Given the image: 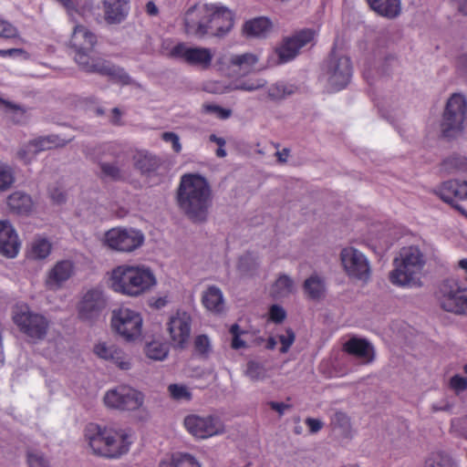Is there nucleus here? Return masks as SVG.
I'll use <instances>...</instances> for the list:
<instances>
[{
    "label": "nucleus",
    "mask_w": 467,
    "mask_h": 467,
    "mask_svg": "<svg viewBox=\"0 0 467 467\" xmlns=\"http://www.w3.org/2000/svg\"><path fill=\"white\" fill-rule=\"evenodd\" d=\"M15 182L13 168L7 163L0 161V192L6 191Z\"/></svg>",
    "instance_id": "obj_41"
},
{
    "label": "nucleus",
    "mask_w": 467,
    "mask_h": 467,
    "mask_svg": "<svg viewBox=\"0 0 467 467\" xmlns=\"http://www.w3.org/2000/svg\"><path fill=\"white\" fill-rule=\"evenodd\" d=\"M144 402V393L127 384L110 388L103 396L105 407L118 411L143 410Z\"/></svg>",
    "instance_id": "obj_9"
},
{
    "label": "nucleus",
    "mask_w": 467,
    "mask_h": 467,
    "mask_svg": "<svg viewBox=\"0 0 467 467\" xmlns=\"http://www.w3.org/2000/svg\"><path fill=\"white\" fill-rule=\"evenodd\" d=\"M105 19L109 24H119L128 16L130 0H103Z\"/></svg>",
    "instance_id": "obj_26"
},
{
    "label": "nucleus",
    "mask_w": 467,
    "mask_h": 467,
    "mask_svg": "<svg viewBox=\"0 0 467 467\" xmlns=\"http://www.w3.org/2000/svg\"><path fill=\"white\" fill-rule=\"evenodd\" d=\"M181 210L194 222H204L212 205V191L207 180L194 173L181 177L177 192Z\"/></svg>",
    "instance_id": "obj_5"
},
{
    "label": "nucleus",
    "mask_w": 467,
    "mask_h": 467,
    "mask_svg": "<svg viewBox=\"0 0 467 467\" xmlns=\"http://www.w3.org/2000/svg\"><path fill=\"white\" fill-rule=\"evenodd\" d=\"M331 423L334 427L345 430L349 426V418L345 412L335 411L331 416Z\"/></svg>",
    "instance_id": "obj_55"
},
{
    "label": "nucleus",
    "mask_w": 467,
    "mask_h": 467,
    "mask_svg": "<svg viewBox=\"0 0 467 467\" xmlns=\"http://www.w3.org/2000/svg\"><path fill=\"white\" fill-rule=\"evenodd\" d=\"M316 36V30L306 28L285 37L275 50V54L277 56L275 62L277 64H285L293 60L300 53L301 49L314 45Z\"/></svg>",
    "instance_id": "obj_16"
},
{
    "label": "nucleus",
    "mask_w": 467,
    "mask_h": 467,
    "mask_svg": "<svg viewBox=\"0 0 467 467\" xmlns=\"http://www.w3.org/2000/svg\"><path fill=\"white\" fill-rule=\"evenodd\" d=\"M286 317V312L281 306L273 305L269 308L268 319L274 323H281Z\"/></svg>",
    "instance_id": "obj_54"
},
{
    "label": "nucleus",
    "mask_w": 467,
    "mask_h": 467,
    "mask_svg": "<svg viewBox=\"0 0 467 467\" xmlns=\"http://www.w3.org/2000/svg\"><path fill=\"white\" fill-rule=\"evenodd\" d=\"M0 56L3 57H21L23 58L27 57V54L21 48H9V49H0Z\"/></svg>",
    "instance_id": "obj_61"
},
{
    "label": "nucleus",
    "mask_w": 467,
    "mask_h": 467,
    "mask_svg": "<svg viewBox=\"0 0 467 467\" xmlns=\"http://www.w3.org/2000/svg\"><path fill=\"white\" fill-rule=\"evenodd\" d=\"M265 84V80L257 79L255 81L244 82V83L237 86L236 88L246 90V91H253V90H255V89H258V88L264 87Z\"/></svg>",
    "instance_id": "obj_59"
},
{
    "label": "nucleus",
    "mask_w": 467,
    "mask_h": 467,
    "mask_svg": "<svg viewBox=\"0 0 467 467\" xmlns=\"http://www.w3.org/2000/svg\"><path fill=\"white\" fill-rule=\"evenodd\" d=\"M229 332L232 336L231 347L234 349H241L246 347V342L242 339V336L245 334L239 325L234 324L231 326Z\"/></svg>",
    "instance_id": "obj_46"
},
{
    "label": "nucleus",
    "mask_w": 467,
    "mask_h": 467,
    "mask_svg": "<svg viewBox=\"0 0 467 467\" xmlns=\"http://www.w3.org/2000/svg\"><path fill=\"white\" fill-rule=\"evenodd\" d=\"M394 268L389 273L390 282L401 287L420 285V275L425 258L419 247L410 245L400 250L393 261Z\"/></svg>",
    "instance_id": "obj_6"
},
{
    "label": "nucleus",
    "mask_w": 467,
    "mask_h": 467,
    "mask_svg": "<svg viewBox=\"0 0 467 467\" xmlns=\"http://www.w3.org/2000/svg\"><path fill=\"white\" fill-rule=\"evenodd\" d=\"M236 13L222 2L198 1L181 16L183 34L195 39L226 37L234 28Z\"/></svg>",
    "instance_id": "obj_1"
},
{
    "label": "nucleus",
    "mask_w": 467,
    "mask_h": 467,
    "mask_svg": "<svg viewBox=\"0 0 467 467\" xmlns=\"http://www.w3.org/2000/svg\"><path fill=\"white\" fill-rule=\"evenodd\" d=\"M74 273L75 265L72 261H59L47 272L45 281L46 286L49 290L57 291L71 278Z\"/></svg>",
    "instance_id": "obj_24"
},
{
    "label": "nucleus",
    "mask_w": 467,
    "mask_h": 467,
    "mask_svg": "<svg viewBox=\"0 0 467 467\" xmlns=\"http://www.w3.org/2000/svg\"><path fill=\"white\" fill-rule=\"evenodd\" d=\"M295 339L296 335L290 328L285 329L284 333L278 335V342L281 344L280 352L286 353L294 344Z\"/></svg>",
    "instance_id": "obj_49"
},
{
    "label": "nucleus",
    "mask_w": 467,
    "mask_h": 467,
    "mask_svg": "<svg viewBox=\"0 0 467 467\" xmlns=\"http://www.w3.org/2000/svg\"><path fill=\"white\" fill-rule=\"evenodd\" d=\"M369 6L379 16L394 18L400 13V0H367Z\"/></svg>",
    "instance_id": "obj_31"
},
{
    "label": "nucleus",
    "mask_w": 467,
    "mask_h": 467,
    "mask_svg": "<svg viewBox=\"0 0 467 467\" xmlns=\"http://www.w3.org/2000/svg\"><path fill=\"white\" fill-rule=\"evenodd\" d=\"M431 407L433 411H450L453 408V403L449 400V399L445 398L433 403Z\"/></svg>",
    "instance_id": "obj_60"
},
{
    "label": "nucleus",
    "mask_w": 467,
    "mask_h": 467,
    "mask_svg": "<svg viewBox=\"0 0 467 467\" xmlns=\"http://www.w3.org/2000/svg\"><path fill=\"white\" fill-rule=\"evenodd\" d=\"M85 438L93 453L109 459H118L128 453L134 441L130 428L96 423L86 427Z\"/></svg>",
    "instance_id": "obj_4"
},
{
    "label": "nucleus",
    "mask_w": 467,
    "mask_h": 467,
    "mask_svg": "<svg viewBox=\"0 0 467 467\" xmlns=\"http://www.w3.org/2000/svg\"><path fill=\"white\" fill-rule=\"evenodd\" d=\"M19 235L7 220H0V254L9 258H16L21 249Z\"/></svg>",
    "instance_id": "obj_23"
},
{
    "label": "nucleus",
    "mask_w": 467,
    "mask_h": 467,
    "mask_svg": "<svg viewBox=\"0 0 467 467\" xmlns=\"http://www.w3.org/2000/svg\"><path fill=\"white\" fill-rule=\"evenodd\" d=\"M195 349L202 355H207L212 350L210 338L206 335H199L194 339Z\"/></svg>",
    "instance_id": "obj_52"
},
{
    "label": "nucleus",
    "mask_w": 467,
    "mask_h": 467,
    "mask_svg": "<svg viewBox=\"0 0 467 467\" xmlns=\"http://www.w3.org/2000/svg\"><path fill=\"white\" fill-rule=\"evenodd\" d=\"M296 286L292 277L281 274L273 284L270 293L275 298H285L295 293Z\"/></svg>",
    "instance_id": "obj_32"
},
{
    "label": "nucleus",
    "mask_w": 467,
    "mask_h": 467,
    "mask_svg": "<svg viewBox=\"0 0 467 467\" xmlns=\"http://www.w3.org/2000/svg\"><path fill=\"white\" fill-rule=\"evenodd\" d=\"M96 36L83 26L74 27L70 46L75 50V61L87 72L98 73L109 77L111 80L122 85L131 82L129 75L120 67L100 58L90 57L95 44Z\"/></svg>",
    "instance_id": "obj_3"
},
{
    "label": "nucleus",
    "mask_w": 467,
    "mask_h": 467,
    "mask_svg": "<svg viewBox=\"0 0 467 467\" xmlns=\"http://www.w3.org/2000/svg\"><path fill=\"white\" fill-rule=\"evenodd\" d=\"M28 467H49L44 454L36 450H30L27 452Z\"/></svg>",
    "instance_id": "obj_47"
},
{
    "label": "nucleus",
    "mask_w": 467,
    "mask_h": 467,
    "mask_svg": "<svg viewBox=\"0 0 467 467\" xmlns=\"http://www.w3.org/2000/svg\"><path fill=\"white\" fill-rule=\"evenodd\" d=\"M162 140L165 142L171 143L172 149L176 152H180L182 150V145L180 142L179 136L174 132H164L161 136Z\"/></svg>",
    "instance_id": "obj_57"
},
{
    "label": "nucleus",
    "mask_w": 467,
    "mask_h": 467,
    "mask_svg": "<svg viewBox=\"0 0 467 467\" xmlns=\"http://www.w3.org/2000/svg\"><path fill=\"white\" fill-rule=\"evenodd\" d=\"M192 317L184 310L171 312L165 322L164 330L174 348L183 349L188 345L192 334Z\"/></svg>",
    "instance_id": "obj_15"
},
{
    "label": "nucleus",
    "mask_w": 467,
    "mask_h": 467,
    "mask_svg": "<svg viewBox=\"0 0 467 467\" xmlns=\"http://www.w3.org/2000/svg\"><path fill=\"white\" fill-rule=\"evenodd\" d=\"M167 391L170 398L178 402H189L192 399L191 388L183 383H171Z\"/></svg>",
    "instance_id": "obj_36"
},
{
    "label": "nucleus",
    "mask_w": 467,
    "mask_h": 467,
    "mask_svg": "<svg viewBox=\"0 0 467 467\" xmlns=\"http://www.w3.org/2000/svg\"><path fill=\"white\" fill-rule=\"evenodd\" d=\"M346 351L360 360L362 364H368L374 359V348L366 339L352 337L345 343Z\"/></svg>",
    "instance_id": "obj_25"
},
{
    "label": "nucleus",
    "mask_w": 467,
    "mask_h": 467,
    "mask_svg": "<svg viewBox=\"0 0 467 467\" xmlns=\"http://www.w3.org/2000/svg\"><path fill=\"white\" fill-rule=\"evenodd\" d=\"M202 89L209 93L221 94L225 92L228 87L222 81L210 79L203 82Z\"/></svg>",
    "instance_id": "obj_51"
},
{
    "label": "nucleus",
    "mask_w": 467,
    "mask_h": 467,
    "mask_svg": "<svg viewBox=\"0 0 467 467\" xmlns=\"http://www.w3.org/2000/svg\"><path fill=\"white\" fill-rule=\"evenodd\" d=\"M169 56L187 65L208 69L212 66L214 52L210 47L179 42L171 47Z\"/></svg>",
    "instance_id": "obj_14"
},
{
    "label": "nucleus",
    "mask_w": 467,
    "mask_h": 467,
    "mask_svg": "<svg viewBox=\"0 0 467 467\" xmlns=\"http://www.w3.org/2000/svg\"><path fill=\"white\" fill-rule=\"evenodd\" d=\"M160 467H202L201 463L191 454L175 453L171 458L163 460Z\"/></svg>",
    "instance_id": "obj_35"
},
{
    "label": "nucleus",
    "mask_w": 467,
    "mask_h": 467,
    "mask_svg": "<svg viewBox=\"0 0 467 467\" xmlns=\"http://www.w3.org/2000/svg\"><path fill=\"white\" fill-rule=\"evenodd\" d=\"M244 375L253 382L264 381L270 377V368L256 359L247 361Z\"/></svg>",
    "instance_id": "obj_34"
},
{
    "label": "nucleus",
    "mask_w": 467,
    "mask_h": 467,
    "mask_svg": "<svg viewBox=\"0 0 467 467\" xmlns=\"http://www.w3.org/2000/svg\"><path fill=\"white\" fill-rule=\"evenodd\" d=\"M306 424L312 433L317 432L323 427V422L320 420L313 418H307L306 420Z\"/></svg>",
    "instance_id": "obj_64"
},
{
    "label": "nucleus",
    "mask_w": 467,
    "mask_h": 467,
    "mask_svg": "<svg viewBox=\"0 0 467 467\" xmlns=\"http://www.w3.org/2000/svg\"><path fill=\"white\" fill-rule=\"evenodd\" d=\"M457 70L459 74L467 78V54H463L458 57Z\"/></svg>",
    "instance_id": "obj_62"
},
{
    "label": "nucleus",
    "mask_w": 467,
    "mask_h": 467,
    "mask_svg": "<svg viewBox=\"0 0 467 467\" xmlns=\"http://www.w3.org/2000/svg\"><path fill=\"white\" fill-rule=\"evenodd\" d=\"M49 194L50 198L57 203H62L66 201L65 192L58 188L51 189Z\"/></svg>",
    "instance_id": "obj_63"
},
{
    "label": "nucleus",
    "mask_w": 467,
    "mask_h": 467,
    "mask_svg": "<svg viewBox=\"0 0 467 467\" xmlns=\"http://www.w3.org/2000/svg\"><path fill=\"white\" fill-rule=\"evenodd\" d=\"M295 87L285 83H276L268 89V95L273 99H281L293 94Z\"/></svg>",
    "instance_id": "obj_43"
},
{
    "label": "nucleus",
    "mask_w": 467,
    "mask_h": 467,
    "mask_svg": "<svg viewBox=\"0 0 467 467\" xmlns=\"http://www.w3.org/2000/svg\"><path fill=\"white\" fill-rule=\"evenodd\" d=\"M106 306L107 299L103 290L99 287L90 288L84 293L78 305V317L85 321L96 320Z\"/></svg>",
    "instance_id": "obj_21"
},
{
    "label": "nucleus",
    "mask_w": 467,
    "mask_h": 467,
    "mask_svg": "<svg viewBox=\"0 0 467 467\" xmlns=\"http://www.w3.org/2000/svg\"><path fill=\"white\" fill-rule=\"evenodd\" d=\"M170 296L168 294L159 295L152 296L149 300V306L153 309H162L166 307L170 303Z\"/></svg>",
    "instance_id": "obj_56"
},
{
    "label": "nucleus",
    "mask_w": 467,
    "mask_h": 467,
    "mask_svg": "<svg viewBox=\"0 0 467 467\" xmlns=\"http://www.w3.org/2000/svg\"><path fill=\"white\" fill-rule=\"evenodd\" d=\"M16 36V29L8 22L0 20V36L14 37Z\"/></svg>",
    "instance_id": "obj_58"
},
{
    "label": "nucleus",
    "mask_w": 467,
    "mask_h": 467,
    "mask_svg": "<svg viewBox=\"0 0 467 467\" xmlns=\"http://www.w3.org/2000/svg\"><path fill=\"white\" fill-rule=\"evenodd\" d=\"M352 76V67L349 58L336 50L328 57L322 80L329 91H338L346 88Z\"/></svg>",
    "instance_id": "obj_12"
},
{
    "label": "nucleus",
    "mask_w": 467,
    "mask_h": 467,
    "mask_svg": "<svg viewBox=\"0 0 467 467\" xmlns=\"http://www.w3.org/2000/svg\"><path fill=\"white\" fill-rule=\"evenodd\" d=\"M467 127V100L462 93L452 94L447 100L441 124L445 137L454 138Z\"/></svg>",
    "instance_id": "obj_10"
},
{
    "label": "nucleus",
    "mask_w": 467,
    "mask_h": 467,
    "mask_svg": "<svg viewBox=\"0 0 467 467\" xmlns=\"http://www.w3.org/2000/svg\"><path fill=\"white\" fill-rule=\"evenodd\" d=\"M38 152L60 147L66 144V140L56 135L39 137L33 140Z\"/></svg>",
    "instance_id": "obj_40"
},
{
    "label": "nucleus",
    "mask_w": 467,
    "mask_h": 467,
    "mask_svg": "<svg viewBox=\"0 0 467 467\" xmlns=\"http://www.w3.org/2000/svg\"><path fill=\"white\" fill-rule=\"evenodd\" d=\"M449 387L456 394H460L467 389V378L456 374L450 379Z\"/></svg>",
    "instance_id": "obj_50"
},
{
    "label": "nucleus",
    "mask_w": 467,
    "mask_h": 467,
    "mask_svg": "<svg viewBox=\"0 0 467 467\" xmlns=\"http://www.w3.org/2000/svg\"><path fill=\"white\" fill-rule=\"evenodd\" d=\"M272 26V22L267 17L260 16L245 21L242 31L246 37H265Z\"/></svg>",
    "instance_id": "obj_29"
},
{
    "label": "nucleus",
    "mask_w": 467,
    "mask_h": 467,
    "mask_svg": "<svg viewBox=\"0 0 467 467\" xmlns=\"http://www.w3.org/2000/svg\"><path fill=\"white\" fill-rule=\"evenodd\" d=\"M38 153L34 140L23 145L16 153L17 159L26 164L30 163Z\"/></svg>",
    "instance_id": "obj_42"
},
{
    "label": "nucleus",
    "mask_w": 467,
    "mask_h": 467,
    "mask_svg": "<svg viewBox=\"0 0 467 467\" xmlns=\"http://www.w3.org/2000/svg\"><path fill=\"white\" fill-rule=\"evenodd\" d=\"M134 163L141 172L146 173L155 169L156 159L145 151H138L134 155Z\"/></svg>",
    "instance_id": "obj_39"
},
{
    "label": "nucleus",
    "mask_w": 467,
    "mask_h": 467,
    "mask_svg": "<svg viewBox=\"0 0 467 467\" xmlns=\"http://www.w3.org/2000/svg\"><path fill=\"white\" fill-rule=\"evenodd\" d=\"M441 169L447 173L467 172V158L461 155H453L443 161ZM438 195L445 202L455 205L457 200L467 199V179L460 182L458 180H451L443 182L437 192Z\"/></svg>",
    "instance_id": "obj_8"
},
{
    "label": "nucleus",
    "mask_w": 467,
    "mask_h": 467,
    "mask_svg": "<svg viewBox=\"0 0 467 467\" xmlns=\"http://www.w3.org/2000/svg\"><path fill=\"white\" fill-rule=\"evenodd\" d=\"M111 330L127 343L141 341L144 337V318L140 311L121 306L111 312Z\"/></svg>",
    "instance_id": "obj_7"
},
{
    "label": "nucleus",
    "mask_w": 467,
    "mask_h": 467,
    "mask_svg": "<svg viewBox=\"0 0 467 467\" xmlns=\"http://www.w3.org/2000/svg\"><path fill=\"white\" fill-rule=\"evenodd\" d=\"M339 257L342 268L350 279L362 283L369 280L370 263L362 252L353 246H347L340 251Z\"/></svg>",
    "instance_id": "obj_17"
},
{
    "label": "nucleus",
    "mask_w": 467,
    "mask_h": 467,
    "mask_svg": "<svg viewBox=\"0 0 467 467\" xmlns=\"http://www.w3.org/2000/svg\"><path fill=\"white\" fill-rule=\"evenodd\" d=\"M94 355L106 362H109L121 370H130L132 368V359L130 356L118 345L99 341L93 347Z\"/></svg>",
    "instance_id": "obj_22"
},
{
    "label": "nucleus",
    "mask_w": 467,
    "mask_h": 467,
    "mask_svg": "<svg viewBox=\"0 0 467 467\" xmlns=\"http://www.w3.org/2000/svg\"><path fill=\"white\" fill-rule=\"evenodd\" d=\"M203 112L213 115V117L220 119H227L232 115L230 109L223 108L217 104L205 103L202 106Z\"/></svg>",
    "instance_id": "obj_44"
},
{
    "label": "nucleus",
    "mask_w": 467,
    "mask_h": 467,
    "mask_svg": "<svg viewBox=\"0 0 467 467\" xmlns=\"http://www.w3.org/2000/svg\"><path fill=\"white\" fill-rule=\"evenodd\" d=\"M257 62V56L252 53H223L217 57L215 66L219 71L226 75H244L252 71Z\"/></svg>",
    "instance_id": "obj_20"
},
{
    "label": "nucleus",
    "mask_w": 467,
    "mask_h": 467,
    "mask_svg": "<svg viewBox=\"0 0 467 467\" xmlns=\"http://www.w3.org/2000/svg\"><path fill=\"white\" fill-rule=\"evenodd\" d=\"M144 243L143 234L133 228L116 227L107 231L103 244L111 250L131 253Z\"/></svg>",
    "instance_id": "obj_18"
},
{
    "label": "nucleus",
    "mask_w": 467,
    "mask_h": 467,
    "mask_svg": "<svg viewBox=\"0 0 467 467\" xmlns=\"http://www.w3.org/2000/svg\"><path fill=\"white\" fill-rule=\"evenodd\" d=\"M13 321L19 330L33 340L43 339L49 322L45 316L33 311L27 304L17 303L12 312Z\"/></svg>",
    "instance_id": "obj_11"
},
{
    "label": "nucleus",
    "mask_w": 467,
    "mask_h": 467,
    "mask_svg": "<svg viewBox=\"0 0 467 467\" xmlns=\"http://www.w3.org/2000/svg\"><path fill=\"white\" fill-rule=\"evenodd\" d=\"M303 288L307 297L313 300L321 299L326 293L324 278L317 274H313L306 278L304 282Z\"/></svg>",
    "instance_id": "obj_33"
},
{
    "label": "nucleus",
    "mask_w": 467,
    "mask_h": 467,
    "mask_svg": "<svg viewBox=\"0 0 467 467\" xmlns=\"http://www.w3.org/2000/svg\"><path fill=\"white\" fill-rule=\"evenodd\" d=\"M52 243L45 235H36L26 246V257L30 260H44L51 254Z\"/></svg>",
    "instance_id": "obj_28"
},
{
    "label": "nucleus",
    "mask_w": 467,
    "mask_h": 467,
    "mask_svg": "<svg viewBox=\"0 0 467 467\" xmlns=\"http://www.w3.org/2000/svg\"><path fill=\"white\" fill-rule=\"evenodd\" d=\"M423 467H454V463L447 453L437 451L427 456Z\"/></svg>",
    "instance_id": "obj_38"
},
{
    "label": "nucleus",
    "mask_w": 467,
    "mask_h": 467,
    "mask_svg": "<svg viewBox=\"0 0 467 467\" xmlns=\"http://www.w3.org/2000/svg\"><path fill=\"white\" fill-rule=\"evenodd\" d=\"M100 168L103 175L106 177L114 180H119L125 177L123 171L114 163L103 162L100 164Z\"/></svg>",
    "instance_id": "obj_48"
},
{
    "label": "nucleus",
    "mask_w": 467,
    "mask_h": 467,
    "mask_svg": "<svg viewBox=\"0 0 467 467\" xmlns=\"http://www.w3.org/2000/svg\"><path fill=\"white\" fill-rule=\"evenodd\" d=\"M183 425L186 431L198 440H206L225 432L223 421L213 414H189L185 416Z\"/></svg>",
    "instance_id": "obj_13"
},
{
    "label": "nucleus",
    "mask_w": 467,
    "mask_h": 467,
    "mask_svg": "<svg viewBox=\"0 0 467 467\" xmlns=\"http://www.w3.org/2000/svg\"><path fill=\"white\" fill-rule=\"evenodd\" d=\"M146 356L153 360H164L169 354V347L166 343L161 341H151L145 347Z\"/></svg>",
    "instance_id": "obj_37"
},
{
    "label": "nucleus",
    "mask_w": 467,
    "mask_h": 467,
    "mask_svg": "<svg viewBox=\"0 0 467 467\" xmlns=\"http://www.w3.org/2000/svg\"><path fill=\"white\" fill-rule=\"evenodd\" d=\"M451 432L455 437L467 440V415L451 420Z\"/></svg>",
    "instance_id": "obj_45"
},
{
    "label": "nucleus",
    "mask_w": 467,
    "mask_h": 467,
    "mask_svg": "<svg viewBox=\"0 0 467 467\" xmlns=\"http://www.w3.org/2000/svg\"><path fill=\"white\" fill-rule=\"evenodd\" d=\"M257 265L256 260L251 254H244L240 257L238 262V268L243 274H249Z\"/></svg>",
    "instance_id": "obj_53"
},
{
    "label": "nucleus",
    "mask_w": 467,
    "mask_h": 467,
    "mask_svg": "<svg viewBox=\"0 0 467 467\" xmlns=\"http://www.w3.org/2000/svg\"><path fill=\"white\" fill-rule=\"evenodd\" d=\"M6 204L10 212L20 214H30L35 207L32 197L22 191L12 192L6 200Z\"/></svg>",
    "instance_id": "obj_27"
},
{
    "label": "nucleus",
    "mask_w": 467,
    "mask_h": 467,
    "mask_svg": "<svg viewBox=\"0 0 467 467\" xmlns=\"http://www.w3.org/2000/svg\"><path fill=\"white\" fill-rule=\"evenodd\" d=\"M107 285L119 295L137 298L152 291L158 279L148 265L121 264L108 273Z\"/></svg>",
    "instance_id": "obj_2"
},
{
    "label": "nucleus",
    "mask_w": 467,
    "mask_h": 467,
    "mask_svg": "<svg viewBox=\"0 0 467 467\" xmlns=\"http://www.w3.org/2000/svg\"><path fill=\"white\" fill-rule=\"evenodd\" d=\"M441 307L455 314L467 316V288L454 280L443 282L439 291Z\"/></svg>",
    "instance_id": "obj_19"
},
{
    "label": "nucleus",
    "mask_w": 467,
    "mask_h": 467,
    "mask_svg": "<svg viewBox=\"0 0 467 467\" xmlns=\"http://www.w3.org/2000/svg\"><path fill=\"white\" fill-rule=\"evenodd\" d=\"M204 307L213 313L220 314L224 309L223 295L220 288L212 285L202 294V297Z\"/></svg>",
    "instance_id": "obj_30"
}]
</instances>
